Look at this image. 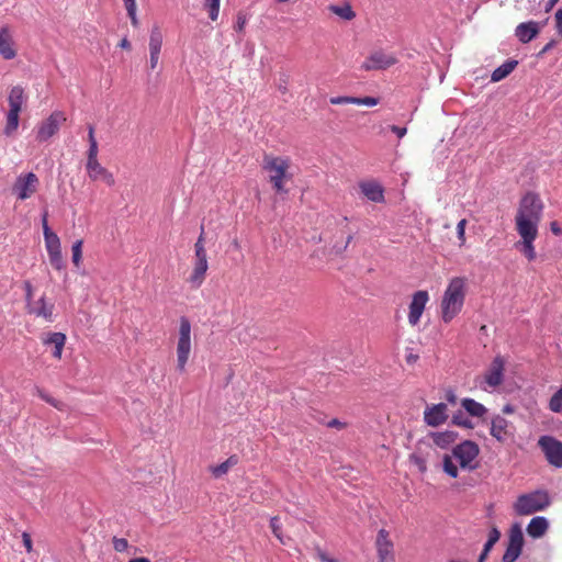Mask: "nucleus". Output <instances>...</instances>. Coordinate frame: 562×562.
<instances>
[{
  "instance_id": "obj_41",
  "label": "nucleus",
  "mask_w": 562,
  "mask_h": 562,
  "mask_svg": "<svg viewBox=\"0 0 562 562\" xmlns=\"http://www.w3.org/2000/svg\"><path fill=\"white\" fill-rule=\"evenodd\" d=\"M47 254H48L50 265L56 270H61L65 267L61 250L52 251V252H47Z\"/></svg>"
},
{
  "instance_id": "obj_58",
  "label": "nucleus",
  "mask_w": 562,
  "mask_h": 562,
  "mask_svg": "<svg viewBox=\"0 0 562 562\" xmlns=\"http://www.w3.org/2000/svg\"><path fill=\"white\" fill-rule=\"evenodd\" d=\"M24 288H25V296H26L27 305L31 306V300H32V295H33V288H32V285H31V283L29 281L25 282Z\"/></svg>"
},
{
  "instance_id": "obj_60",
  "label": "nucleus",
  "mask_w": 562,
  "mask_h": 562,
  "mask_svg": "<svg viewBox=\"0 0 562 562\" xmlns=\"http://www.w3.org/2000/svg\"><path fill=\"white\" fill-rule=\"evenodd\" d=\"M318 558L323 562H338L336 559L329 558L325 552H323L321 550L318 551Z\"/></svg>"
},
{
  "instance_id": "obj_11",
  "label": "nucleus",
  "mask_w": 562,
  "mask_h": 562,
  "mask_svg": "<svg viewBox=\"0 0 562 562\" xmlns=\"http://www.w3.org/2000/svg\"><path fill=\"white\" fill-rule=\"evenodd\" d=\"M66 121V117L63 112L55 111L53 112L45 121L41 123L37 128V139L40 142H45L49 139L53 135H55L60 124Z\"/></svg>"
},
{
  "instance_id": "obj_36",
  "label": "nucleus",
  "mask_w": 562,
  "mask_h": 562,
  "mask_svg": "<svg viewBox=\"0 0 562 562\" xmlns=\"http://www.w3.org/2000/svg\"><path fill=\"white\" fill-rule=\"evenodd\" d=\"M44 241H45V247H46L47 252L61 250L60 239L56 233L48 234V236H45Z\"/></svg>"
},
{
  "instance_id": "obj_32",
  "label": "nucleus",
  "mask_w": 562,
  "mask_h": 562,
  "mask_svg": "<svg viewBox=\"0 0 562 562\" xmlns=\"http://www.w3.org/2000/svg\"><path fill=\"white\" fill-rule=\"evenodd\" d=\"M328 10L345 21H351L356 18V13L349 3L342 5L330 4Z\"/></svg>"
},
{
  "instance_id": "obj_53",
  "label": "nucleus",
  "mask_w": 562,
  "mask_h": 562,
  "mask_svg": "<svg viewBox=\"0 0 562 562\" xmlns=\"http://www.w3.org/2000/svg\"><path fill=\"white\" fill-rule=\"evenodd\" d=\"M327 427L329 428H336V429H345L347 427V424L344 423V422H340L339 419L337 418H333L330 419L328 423H327Z\"/></svg>"
},
{
  "instance_id": "obj_9",
  "label": "nucleus",
  "mask_w": 562,
  "mask_h": 562,
  "mask_svg": "<svg viewBox=\"0 0 562 562\" xmlns=\"http://www.w3.org/2000/svg\"><path fill=\"white\" fill-rule=\"evenodd\" d=\"M375 549L378 554V562H394L395 552L394 543L390 539V533L385 529H380L375 539Z\"/></svg>"
},
{
  "instance_id": "obj_3",
  "label": "nucleus",
  "mask_w": 562,
  "mask_h": 562,
  "mask_svg": "<svg viewBox=\"0 0 562 562\" xmlns=\"http://www.w3.org/2000/svg\"><path fill=\"white\" fill-rule=\"evenodd\" d=\"M262 170L268 175V180L277 193L286 194L285 182L292 180L290 173L291 159L286 156H274L265 154L262 158Z\"/></svg>"
},
{
  "instance_id": "obj_34",
  "label": "nucleus",
  "mask_w": 562,
  "mask_h": 562,
  "mask_svg": "<svg viewBox=\"0 0 562 562\" xmlns=\"http://www.w3.org/2000/svg\"><path fill=\"white\" fill-rule=\"evenodd\" d=\"M19 115H20V112L8 111L7 122H5V126L3 130V133L7 136H11L16 132V130L19 127Z\"/></svg>"
},
{
  "instance_id": "obj_42",
  "label": "nucleus",
  "mask_w": 562,
  "mask_h": 562,
  "mask_svg": "<svg viewBox=\"0 0 562 562\" xmlns=\"http://www.w3.org/2000/svg\"><path fill=\"white\" fill-rule=\"evenodd\" d=\"M270 527L272 530V533L274 537L281 542L284 543L283 536H282V527L280 524L279 517L274 516L270 519Z\"/></svg>"
},
{
  "instance_id": "obj_64",
  "label": "nucleus",
  "mask_w": 562,
  "mask_h": 562,
  "mask_svg": "<svg viewBox=\"0 0 562 562\" xmlns=\"http://www.w3.org/2000/svg\"><path fill=\"white\" fill-rule=\"evenodd\" d=\"M120 47L121 48H124V49H128L131 48V43L128 42L127 38H123L121 42H120Z\"/></svg>"
},
{
  "instance_id": "obj_13",
  "label": "nucleus",
  "mask_w": 562,
  "mask_h": 562,
  "mask_svg": "<svg viewBox=\"0 0 562 562\" xmlns=\"http://www.w3.org/2000/svg\"><path fill=\"white\" fill-rule=\"evenodd\" d=\"M515 427L513 423L501 415H495L491 420L490 434L498 442H505L514 436Z\"/></svg>"
},
{
  "instance_id": "obj_52",
  "label": "nucleus",
  "mask_w": 562,
  "mask_h": 562,
  "mask_svg": "<svg viewBox=\"0 0 562 562\" xmlns=\"http://www.w3.org/2000/svg\"><path fill=\"white\" fill-rule=\"evenodd\" d=\"M555 27L559 35L562 36V8L558 9L554 14Z\"/></svg>"
},
{
  "instance_id": "obj_35",
  "label": "nucleus",
  "mask_w": 562,
  "mask_h": 562,
  "mask_svg": "<svg viewBox=\"0 0 562 562\" xmlns=\"http://www.w3.org/2000/svg\"><path fill=\"white\" fill-rule=\"evenodd\" d=\"M36 394L38 395V397H41L43 401H45L46 403L50 404L52 406H54L56 409L60 411V412H64L66 411L67 408V405L61 402V401H58L54 397H52L48 393H46L44 390L40 389V387H36Z\"/></svg>"
},
{
  "instance_id": "obj_17",
  "label": "nucleus",
  "mask_w": 562,
  "mask_h": 562,
  "mask_svg": "<svg viewBox=\"0 0 562 562\" xmlns=\"http://www.w3.org/2000/svg\"><path fill=\"white\" fill-rule=\"evenodd\" d=\"M505 362L501 356H496L484 374V382L490 387H497L503 383Z\"/></svg>"
},
{
  "instance_id": "obj_2",
  "label": "nucleus",
  "mask_w": 562,
  "mask_h": 562,
  "mask_svg": "<svg viewBox=\"0 0 562 562\" xmlns=\"http://www.w3.org/2000/svg\"><path fill=\"white\" fill-rule=\"evenodd\" d=\"M467 280L463 277L452 278L443 292L440 311L442 321L450 323L462 310L465 300Z\"/></svg>"
},
{
  "instance_id": "obj_24",
  "label": "nucleus",
  "mask_w": 562,
  "mask_h": 562,
  "mask_svg": "<svg viewBox=\"0 0 562 562\" xmlns=\"http://www.w3.org/2000/svg\"><path fill=\"white\" fill-rule=\"evenodd\" d=\"M42 341L44 345L54 346L53 356L57 359L61 358L63 349L66 342V335L63 333H50L46 334L42 337Z\"/></svg>"
},
{
  "instance_id": "obj_33",
  "label": "nucleus",
  "mask_w": 562,
  "mask_h": 562,
  "mask_svg": "<svg viewBox=\"0 0 562 562\" xmlns=\"http://www.w3.org/2000/svg\"><path fill=\"white\" fill-rule=\"evenodd\" d=\"M237 462H238L237 457L232 456L226 461L222 462L221 464L210 467V471L213 474V476L217 479V477L225 475L229 471L231 468H233L234 465L237 464Z\"/></svg>"
},
{
  "instance_id": "obj_30",
  "label": "nucleus",
  "mask_w": 562,
  "mask_h": 562,
  "mask_svg": "<svg viewBox=\"0 0 562 562\" xmlns=\"http://www.w3.org/2000/svg\"><path fill=\"white\" fill-rule=\"evenodd\" d=\"M38 306H30V313L45 318L47 322L53 321V305H47L44 297H41L37 302Z\"/></svg>"
},
{
  "instance_id": "obj_8",
  "label": "nucleus",
  "mask_w": 562,
  "mask_h": 562,
  "mask_svg": "<svg viewBox=\"0 0 562 562\" xmlns=\"http://www.w3.org/2000/svg\"><path fill=\"white\" fill-rule=\"evenodd\" d=\"M548 462L557 468H562V442L551 436H542L538 440Z\"/></svg>"
},
{
  "instance_id": "obj_28",
  "label": "nucleus",
  "mask_w": 562,
  "mask_h": 562,
  "mask_svg": "<svg viewBox=\"0 0 562 562\" xmlns=\"http://www.w3.org/2000/svg\"><path fill=\"white\" fill-rule=\"evenodd\" d=\"M461 406L472 417L482 418L487 413V408L483 404L476 402L473 398H469V397L463 398L461 401Z\"/></svg>"
},
{
  "instance_id": "obj_7",
  "label": "nucleus",
  "mask_w": 562,
  "mask_h": 562,
  "mask_svg": "<svg viewBox=\"0 0 562 562\" xmlns=\"http://www.w3.org/2000/svg\"><path fill=\"white\" fill-rule=\"evenodd\" d=\"M38 186L40 179L34 172L21 173L12 187V193L23 201L31 198L37 191Z\"/></svg>"
},
{
  "instance_id": "obj_1",
  "label": "nucleus",
  "mask_w": 562,
  "mask_h": 562,
  "mask_svg": "<svg viewBox=\"0 0 562 562\" xmlns=\"http://www.w3.org/2000/svg\"><path fill=\"white\" fill-rule=\"evenodd\" d=\"M543 209V202L537 193L527 192L522 195L515 215L516 232H539Z\"/></svg>"
},
{
  "instance_id": "obj_29",
  "label": "nucleus",
  "mask_w": 562,
  "mask_h": 562,
  "mask_svg": "<svg viewBox=\"0 0 562 562\" xmlns=\"http://www.w3.org/2000/svg\"><path fill=\"white\" fill-rule=\"evenodd\" d=\"M194 257H195V260H194L195 263L209 266L207 254H206V249H205V245H204V228H203V226L201 227V234L194 244Z\"/></svg>"
},
{
  "instance_id": "obj_15",
  "label": "nucleus",
  "mask_w": 562,
  "mask_h": 562,
  "mask_svg": "<svg viewBox=\"0 0 562 562\" xmlns=\"http://www.w3.org/2000/svg\"><path fill=\"white\" fill-rule=\"evenodd\" d=\"M448 418V406L445 403L429 405L424 411V422L430 427L441 426Z\"/></svg>"
},
{
  "instance_id": "obj_44",
  "label": "nucleus",
  "mask_w": 562,
  "mask_h": 562,
  "mask_svg": "<svg viewBox=\"0 0 562 562\" xmlns=\"http://www.w3.org/2000/svg\"><path fill=\"white\" fill-rule=\"evenodd\" d=\"M501 532L497 528H492V530L488 533V539L486 543L484 544V549L490 550L493 548V546L499 540Z\"/></svg>"
},
{
  "instance_id": "obj_48",
  "label": "nucleus",
  "mask_w": 562,
  "mask_h": 562,
  "mask_svg": "<svg viewBox=\"0 0 562 562\" xmlns=\"http://www.w3.org/2000/svg\"><path fill=\"white\" fill-rule=\"evenodd\" d=\"M98 143L92 142V144H89V149L87 153V162L97 161L98 160Z\"/></svg>"
},
{
  "instance_id": "obj_59",
  "label": "nucleus",
  "mask_w": 562,
  "mask_h": 562,
  "mask_svg": "<svg viewBox=\"0 0 562 562\" xmlns=\"http://www.w3.org/2000/svg\"><path fill=\"white\" fill-rule=\"evenodd\" d=\"M445 398L447 400L448 403H450L452 405H454L458 400L453 390H448L445 394Z\"/></svg>"
},
{
  "instance_id": "obj_18",
  "label": "nucleus",
  "mask_w": 562,
  "mask_h": 562,
  "mask_svg": "<svg viewBox=\"0 0 562 562\" xmlns=\"http://www.w3.org/2000/svg\"><path fill=\"white\" fill-rule=\"evenodd\" d=\"M86 170L88 177L92 181H103L108 186L112 187L115 184V179L112 172L104 168L98 160L86 164Z\"/></svg>"
},
{
  "instance_id": "obj_22",
  "label": "nucleus",
  "mask_w": 562,
  "mask_h": 562,
  "mask_svg": "<svg viewBox=\"0 0 562 562\" xmlns=\"http://www.w3.org/2000/svg\"><path fill=\"white\" fill-rule=\"evenodd\" d=\"M0 55L8 60L16 56L14 42L8 26L0 29Z\"/></svg>"
},
{
  "instance_id": "obj_21",
  "label": "nucleus",
  "mask_w": 562,
  "mask_h": 562,
  "mask_svg": "<svg viewBox=\"0 0 562 562\" xmlns=\"http://www.w3.org/2000/svg\"><path fill=\"white\" fill-rule=\"evenodd\" d=\"M162 46V33L158 27H154L149 38V66L150 69H155L159 61V55Z\"/></svg>"
},
{
  "instance_id": "obj_26",
  "label": "nucleus",
  "mask_w": 562,
  "mask_h": 562,
  "mask_svg": "<svg viewBox=\"0 0 562 562\" xmlns=\"http://www.w3.org/2000/svg\"><path fill=\"white\" fill-rule=\"evenodd\" d=\"M429 436L440 449H448L458 439V432L452 430L431 432Z\"/></svg>"
},
{
  "instance_id": "obj_23",
  "label": "nucleus",
  "mask_w": 562,
  "mask_h": 562,
  "mask_svg": "<svg viewBox=\"0 0 562 562\" xmlns=\"http://www.w3.org/2000/svg\"><path fill=\"white\" fill-rule=\"evenodd\" d=\"M27 97L21 86H14L8 95L9 111L21 112Z\"/></svg>"
},
{
  "instance_id": "obj_63",
  "label": "nucleus",
  "mask_w": 562,
  "mask_h": 562,
  "mask_svg": "<svg viewBox=\"0 0 562 562\" xmlns=\"http://www.w3.org/2000/svg\"><path fill=\"white\" fill-rule=\"evenodd\" d=\"M559 2V0H548L546 3L544 10L546 12H549L553 9V7Z\"/></svg>"
},
{
  "instance_id": "obj_10",
  "label": "nucleus",
  "mask_w": 562,
  "mask_h": 562,
  "mask_svg": "<svg viewBox=\"0 0 562 562\" xmlns=\"http://www.w3.org/2000/svg\"><path fill=\"white\" fill-rule=\"evenodd\" d=\"M397 63V58L392 54H386L382 50L373 52L361 65V69L370 70H384Z\"/></svg>"
},
{
  "instance_id": "obj_51",
  "label": "nucleus",
  "mask_w": 562,
  "mask_h": 562,
  "mask_svg": "<svg viewBox=\"0 0 562 562\" xmlns=\"http://www.w3.org/2000/svg\"><path fill=\"white\" fill-rule=\"evenodd\" d=\"M114 550L117 552H123L128 548V542L124 538H114L113 539Z\"/></svg>"
},
{
  "instance_id": "obj_49",
  "label": "nucleus",
  "mask_w": 562,
  "mask_h": 562,
  "mask_svg": "<svg viewBox=\"0 0 562 562\" xmlns=\"http://www.w3.org/2000/svg\"><path fill=\"white\" fill-rule=\"evenodd\" d=\"M329 102L335 105L339 104H355V97H333Z\"/></svg>"
},
{
  "instance_id": "obj_27",
  "label": "nucleus",
  "mask_w": 562,
  "mask_h": 562,
  "mask_svg": "<svg viewBox=\"0 0 562 562\" xmlns=\"http://www.w3.org/2000/svg\"><path fill=\"white\" fill-rule=\"evenodd\" d=\"M549 524L544 517H533L527 526V532L532 538L542 537L548 530Z\"/></svg>"
},
{
  "instance_id": "obj_46",
  "label": "nucleus",
  "mask_w": 562,
  "mask_h": 562,
  "mask_svg": "<svg viewBox=\"0 0 562 562\" xmlns=\"http://www.w3.org/2000/svg\"><path fill=\"white\" fill-rule=\"evenodd\" d=\"M246 24H247V15L244 12L239 11L236 15V24H235L234 29L237 32L243 33Z\"/></svg>"
},
{
  "instance_id": "obj_37",
  "label": "nucleus",
  "mask_w": 562,
  "mask_h": 562,
  "mask_svg": "<svg viewBox=\"0 0 562 562\" xmlns=\"http://www.w3.org/2000/svg\"><path fill=\"white\" fill-rule=\"evenodd\" d=\"M549 409L553 413L562 412V386L551 396Z\"/></svg>"
},
{
  "instance_id": "obj_16",
  "label": "nucleus",
  "mask_w": 562,
  "mask_h": 562,
  "mask_svg": "<svg viewBox=\"0 0 562 562\" xmlns=\"http://www.w3.org/2000/svg\"><path fill=\"white\" fill-rule=\"evenodd\" d=\"M520 239L515 243V248L519 250L529 261L537 258L535 240L538 238L539 232L526 231L517 232Z\"/></svg>"
},
{
  "instance_id": "obj_57",
  "label": "nucleus",
  "mask_w": 562,
  "mask_h": 562,
  "mask_svg": "<svg viewBox=\"0 0 562 562\" xmlns=\"http://www.w3.org/2000/svg\"><path fill=\"white\" fill-rule=\"evenodd\" d=\"M136 10H137V8L126 10L127 15L131 19V23L135 27L138 26V19H137V15H136Z\"/></svg>"
},
{
  "instance_id": "obj_62",
  "label": "nucleus",
  "mask_w": 562,
  "mask_h": 562,
  "mask_svg": "<svg viewBox=\"0 0 562 562\" xmlns=\"http://www.w3.org/2000/svg\"><path fill=\"white\" fill-rule=\"evenodd\" d=\"M88 140H89V144H92V142H97L95 137H94V128L92 125L89 126Z\"/></svg>"
},
{
  "instance_id": "obj_56",
  "label": "nucleus",
  "mask_w": 562,
  "mask_h": 562,
  "mask_svg": "<svg viewBox=\"0 0 562 562\" xmlns=\"http://www.w3.org/2000/svg\"><path fill=\"white\" fill-rule=\"evenodd\" d=\"M390 130L397 135V137L402 138L406 135L407 133V128L406 127H401V126H397V125H391L390 126Z\"/></svg>"
},
{
  "instance_id": "obj_47",
  "label": "nucleus",
  "mask_w": 562,
  "mask_h": 562,
  "mask_svg": "<svg viewBox=\"0 0 562 562\" xmlns=\"http://www.w3.org/2000/svg\"><path fill=\"white\" fill-rule=\"evenodd\" d=\"M379 103V99L373 97L357 98L355 97V104L374 106Z\"/></svg>"
},
{
  "instance_id": "obj_19",
  "label": "nucleus",
  "mask_w": 562,
  "mask_h": 562,
  "mask_svg": "<svg viewBox=\"0 0 562 562\" xmlns=\"http://www.w3.org/2000/svg\"><path fill=\"white\" fill-rule=\"evenodd\" d=\"M359 189L369 201L384 202V188L376 180L360 181Z\"/></svg>"
},
{
  "instance_id": "obj_5",
  "label": "nucleus",
  "mask_w": 562,
  "mask_h": 562,
  "mask_svg": "<svg viewBox=\"0 0 562 562\" xmlns=\"http://www.w3.org/2000/svg\"><path fill=\"white\" fill-rule=\"evenodd\" d=\"M191 353V324L188 318L180 319L178 337V370H183Z\"/></svg>"
},
{
  "instance_id": "obj_31",
  "label": "nucleus",
  "mask_w": 562,
  "mask_h": 562,
  "mask_svg": "<svg viewBox=\"0 0 562 562\" xmlns=\"http://www.w3.org/2000/svg\"><path fill=\"white\" fill-rule=\"evenodd\" d=\"M516 66V60H507L492 72L491 80L493 82L503 80L515 69Z\"/></svg>"
},
{
  "instance_id": "obj_38",
  "label": "nucleus",
  "mask_w": 562,
  "mask_h": 562,
  "mask_svg": "<svg viewBox=\"0 0 562 562\" xmlns=\"http://www.w3.org/2000/svg\"><path fill=\"white\" fill-rule=\"evenodd\" d=\"M204 8L209 12V18L216 21L220 14V0H204Z\"/></svg>"
},
{
  "instance_id": "obj_12",
  "label": "nucleus",
  "mask_w": 562,
  "mask_h": 562,
  "mask_svg": "<svg viewBox=\"0 0 562 562\" xmlns=\"http://www.w3.org/2000/svg\"><path fill=\"white\" fill-rule=\"evenodd\" d=\"M429 301V294L425 290L416 291L408 306V323L416 326L425 311L426 304Z\"/></svg>"
},
{
  "instance_id": "obj_39",
  "label": "nucleus",
  "mask_w": 562,
  "mask_h": 562,
  "mask_svg": "<svg viewBox=\"0 0 562 562\" xmlns=\"http://www.w3.org/2000/svg\"><path fill=\"white\" fill-rule=\"evenodd\" d=\"M442 464H443V471L451 477H458L459 475V471H458V468L457 465L453 463L452 459L450 456L448 454H445L443 456V460H442Z\"/></svg>"
},
{
  "instance_id": "obj_45",
  "label": "nucleus",
  "mask_w": 562,
  "mask_h": 562,
  "mask_svg": "<svg viewBox=\"0 0 562 562\" xmlns=\"http://www.w3.org/2000/svg\"><path fill=\"white\" fill-rule=\"evenodd\" d=\"M467 223H468L467 220L462 218L457 224V235H458V239L460 241V246H463L465 244V227H467Z\"/></svg>"
},
{
  "instance_id": "obj_61",
  "label": "nucleus",
  "mask_w": 562,
  "mask_h": 562,
  "mask_svg": "<svg viewBox=\"0 0 562 562\" xmlns=\"http://www.w3.org/2000/svg\"><path fill=\"white\" fill-rule=\"evenodd\" d=\"M123 3L126 10L137 8L136 0H123Z\"/></svg>"
},
{
  "instance_id": "obj_55",
  "label": "nucleus",
  "mask_w": 562,
  "mask_h": 562,
  "mask_svg": "<svg viewBox=\"0 0 562 562\" xmlns=\"http://www.w3.org/2000/svg\"><path fill=\"white\" fill-rule=\"evenodd\" d=\"M42 225H43V234H44V237L45 236H48V234H55L48 226V222H47V212L44 213L43 217H42Z\"/></svg>"
},
{
  "instance_id": "obj_43",
  "label": "nucleus",
  "mask_w": 562,
  "mask_h": 562,
  "mask_svg": "<svg viewBox=\"0 0 562 562\" xmlns=\"http://www.w3.org/2000/svg\"><path fill=\"white\" fill-rule=\"evenodd\" d=\"M452 424L464 428H473L472 422L464 417L462 412H458L452 416Z\"/></svg>"
},
{
  "instance_id": "obj_50",
  "label": "nucleus",
  "mask_w": 562,
  "mask_h": 562,
  "mask_svg": "<svg viewBox=\"0 0 562 562\" xmlns=\"http://www.w3.org/2000/svg\"><path fill=\"white\" fill-rule=\"evenodd\" d=\"M409 460L416 464L422 473L426 472L427 464L424 458L417 454H411Z\"/></svg>"
},
{
  "instance_id": "obj_20",
  "label": "nucleus",
  "mask_w": 562,
  "mask_h": 562,
  "mask_svg": "<svg viewBox=\"0 0 562 562\" xmlns=\"http://www.w3.org/2000/svg\"><path fill=\"white\" fill-rule=\"evenodd\" d=\"M543 23L536 21H528L520 23L515 29L516 37L524 44L532 41L540 32Z\"/></svg>"
},
{
  "instance_id": "obj_14",
  "label": "nucleus",
  "mask_w": 562,
  "mask_h": 562,
  "mask_svg": "<svg viewBox=\"0 0 562 562\" xmlns=\"http://www.w3.org/2000/svg\"><path fill=\"white\" fill-rule=\"evenodd\" d=\"M524 536L519 526H514L509 533L507 549L503 555V562H515L521 554Z\"/></svg>"
},
{
  "instance_id": "obj_6",
  "label": "nucleus",
  "mask_w": 562,
  "mask_h": 562,
  "mask_svg": "<svg viewBox=\"0 0 562 562\" xmlns=\"http://www.w3.org/2000/svg\"><path fill=\"white\" fill-rule=\"evenodd\" d=\"M479 453L480 448L477 443L471 440H464L452 449V454L459 461L462 469L474 470L476 464L473 462L477 458Z\"/></svg>"
},
{
  "instance_id": "obj_25",
  "label": "nucleus",
  "mask_w": 562,
  "mask_h": 562,
  "mask_svg": "<svg viewBox=\"0 0 562 562\" xmlns=\"http://www.w3.org/2000/svg\"><path fill=\"white\" fill-rule=\"evenodd\" d=\"M207 269L209 266L194 262L192 271L190 272L189 277L186 278V282L190 285L191 289L196 290L203 284Z\"/></svg>"
},
{
  "instance_id": "obj_4",
  "label": "nucleus",
  "mask_w": 562,
  "mask_h": 562,
  "mask_svg": "<svg viewBox=\"0 0 562 562\" xmlns=\"http://www.w3.org/2000/svg\"><path fill=\"white\" fill-rule=\"evenodd\" d=\"M549 505L550 497L548 492L538 490L519 495L513 507L518 516H528L546 509Z\"/></svg>"
},
{
  "instance_id": "obj_40",
  "label": "nucleus",
  "mask_w": 562,
  "mask_h": 562,
  "mask_svg": "<svg viewBox=\"0 0 562 562\" xmlns=\"http://www.w3.org/2000/svg\"><path fill=\"white\" fill-rule=\"evenodd\" d=\"M71 260L76 267H79L82 260V240H77L71 247Z\"/></svg>"
},
{
  "instance_id": "obj_54",
  "label": "nucleus",
  "mask_w": 562,
  "mask_h": 562,
  "mask_svg": "<svg viewBox=\"0 0 562 562\" xmlns=\"http://www.w3.org/2000/svg\"><path fill=\"white\" fill-rule=\"evenodd\" d=\"M22 541L27 552H31L33 549L31 536L27 532L22 533Z\"/></svg>"
}]
</instances>
